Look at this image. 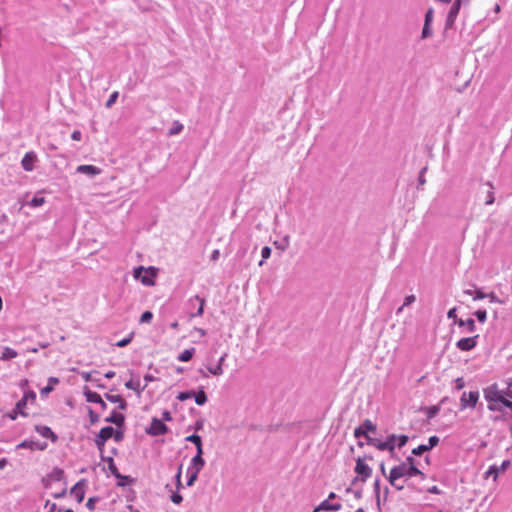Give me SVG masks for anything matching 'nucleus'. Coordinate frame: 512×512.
<instances>
[{
  "mask_svg": "<svg viewBox=\"0 0 512 512\" xmlns=\"http://www.w3.org/2000/svg\"><path fill=\"white\" fill-rule=\"evenodd\" d=\"M414 476H420L421 479H425L426 477L418 467H409L407 464H399L391 468L387 479L390 484H394V480H399L402 477L410 478Z\"/></svg>",
  "mask_w": 512,
  "mask_h": 512,
  "instance_id": "f257e3e1",
  "label": "nucleus"
},
{
  "mask_svg": "<svg viewBox=\"0 0 512 512\" xmlns=\"http://www.w3.org/2000/svg\"><path fill=\"white\" fill-rule=\"evenodd\" d=\"M483 395L488 402L487 408L491 412H502L501 407H496V403L503 397L502 390L498 388L497 383H493L483 389Z\"/></svg>",
  "mask_w": 512,
  "mask_h": 512,
  "instance_id": "f03ea898",
  "label": "nucleus"
},
{
  "mask_svg": "<svg viewBox=\"0 0 512 512\" xmlns=\"http://www.w3.org/2000/svg\"><path fill=\"white\" fill-rule=\"evenodd\" d=\"M133 277L145 286H154L157 277V269L153 266L147 268L138 266L133 270Z\"/></svg>",
  "mask_w": 512,
  "mask_h": 512,
  "instance_id": "7ed1b4c3",
  "label": "nucleus"
},
{
  "mask_svg": "<svg viewBox=\"0 0 512 512\" xmlns=\"http://www.w3.org/2000/svg\"><path fill=\"white\" fill-rule=\"evenodd\" d=\"M367 444L376 447L380 451H389L392 453L396 447V435H388L385 441H381L373 437H368Z\"/></svg>",
  "mask_w": 512,
  "mask_h": 512,
  "instance_id": "20e7f679",
  "label": "nucleus"
},
{
  "mask_svg": "<svg viewBox=\"0 0 512 512\" xmlns=\"http://www.w3.org/2000/svg\"><path fill=\"white\" fill-rule=\"evenodd\" d=\"M206 300L203 297H200L199 295H195L187 301V306L190 310L189 317L195 318V317H201L204 313Z\"/></svg>",
  "mask_w": 512,
  "mask_h": 512,
  "instance_id": "39448f33",
  "label": "nucleus"
},
{
  "mask_svg": "<svg viewBox=\"0 0 512 512\" xmlns=\"http://www.w3.org/2000/svg\"><path fill=\"white\" fill-rule=\"evenodd\" d=\"M377 430L376 424H374L370 419H365L358 427L354 429V437L357 439L365 438L366 443L368 442V437H371L369 433H375Z\"/></svg>",
  "mask_w": 512,
  "mask_h": 512,
  "instance_id": "423d86ee",
  "label": "nucleus"
},
{
  "mask_svg": "<svg viewBox=\"0 0 512 512\" xmlns=\"http://www.w3.org/2000/svg\"><path fill=\"white\" fill-rule=\"evenodd\" d=\"M169 431L168 426L159 418L153 417L149 427L145 429V432L150 436H162L167 434Z\"/></svg>",
  "mask_w": 512,
  "mask_h": 512,
  "instance_id": "0eeeda50",
  "label": "nucleus"
},
{
  "mask_svg": "<svg viewBox=\"0 0 512 512\" xmlns=\"http://www.w3.org/2000/svg\"><path fill=\"white\" fill-rule=\"evenodd\" d=\"M113 432L112 426H105L100 429L94 438L95 445L97 446L100 454L104 452L106 442L111 438Z\"/></svg>",
  "mask_w": 512,
  "mask_h": 512,
  "instance_id": "6e6552de",
  "label": "nucleus"
},
{
  "mask_svg": "<svg viewBox=\"0 0 512 512\" xmlns=\"http://www.w3.org/2000/svg\"><path fill=\"white\" fill-rule=\"evenodd\" d=\"M479 400V392L477 390L470 391L468 394L463 392L460 397V410H465L466 408L474 409Z\"/></svg>",
  "mask_w": 512,
  "mask_h": 512,
  "instance_id": "1a4fd4ad",
  "label": "nucleus"
},
{
  "mask_svg": "<svg viewBox=\"0 0 512 512\" xmlns=\"http://www.w3.org/2000/svg\"><path fill=\"white\" fill-rule=\"evenodd\" d=\"M64 479V470L59 467H54L50 473L41 479L44 488L49 489L53 482H60Z\"/></svg>",
  "mask_w": 512,
  "mask_h": 512,
  "instance_id": "9d476101",
  "label": "nucleus"
},
{
  "mask_svg": "<svg viewBox=\"0 0 512 512\" xmlns=\"http://www.w3.org/2000/svg\"><path fill=\"white\" fill-rule=\"evenodd\" d=\"M354 471L357 473V476L360 477V481L363 483H365L367 479L372 475V468L366 464L364 459L361 457L356 459Z\"/></svg>",
  "mask_w": 512,
  "mask_h": 512,
  "instance_id": "9b49d317",
  "label": "nucleus"
},
{
  "mask_svg": "<svg viewBox=\"0 0 512 512\" xmlns=\"http://www.w3.org/2000/svg\"><path fill=\"white\" fill-rule=\"evenodd\" d=\"M478 339V334L471 337L461 338L456 342V348L462 352H469L476 348L478 345Z\"/></svg>",
  "mask_w": 512,
  "mask_h": 512,
  "instance_id": "f8f14e48",
  "label": "nucleus"
},
{
  "mask_svg": "<svg viewBox=\"0 0 512 512\" xmlns=\"http://www.w3.org/2000/svg\"><path fill=\"white\" fill-rule=\"evenodd\" d=\"M462 0H455L453 4L451 5L446 21H445V29H451L454 26V23L457 19V16L459 14V11L461 9Z\"/></svg>",
  "mask_w": 512,
  "mask_h": 512,
  "instance_id": "ddd939ff",
  "label": "nucleus"
},
{
  "mask_svg": "<svg viewBox=\"0 0 512 512\" xmlns=\"http://www.w3.org/2000/svg\"><path fill=\"white\" fill-rule=\"evenodd\" d=\"M87 487V480L80 479L71 489L70 494L75 497L78 503H81L85 497V489Z\"/></svg>",
  "mask_w": 512,
  "mask_h": 512,
  "instance_id": "4468645a",
  "label": "nucleus"
},
{
  "mask_svg": "<svg viewBox=\"0 0 512 512\" xmlns=\"http://www.w3.org/2000/svg\"><path fill=\"white\" fill-rule=\"evenodd\" d=\"M16 448L43 451L47 448V443L33 439H25L22 442H20Z\"/></svg>",
  "mask_w": 512,
  "mask_h": 512,
  "instance_id": "2eb2a0df",
  "label": "nucleus"
},
{
  "mask_svg": "<svg viewBox=\"0 0 512 512\" xmlns=\"http://www.w3.org/2000/svg\"><path fill=\"white\" fill-rule=\"evenodd\" d=\"M510 464V460H504L500 466H489L488 470L485 472L486 478L493 477V479L496 480L501 472H505L509 468Z\"/></svg>",
  "mask_w": 512,
  "mask_h": 512,
  "instance_id": "dca6fc26",
  "label": "nucleus"
},
{
  "mask_svg": "<svg viewBox=\"0 0 512 512\" xmlns=\"http://www.w3.org/2000/svg\"><path fill=\"white\" fill-rule=\"evenodd\" d=\"M36 162L37 154L34 151H28L21 160V166L25 171L31 172L34 170Z\"/></svg>",
  "mask_w": 512,
  "mask_h": 512,
  "instance_id": "f3484780",
  "label": "nucleus"
},
{
  "mask_svg": "<svg viewBox=\"0 0 512 512\" xmlns=\"http://www.w3.org/2000/svg\"><path fill=\"white\" fill-rule=\"evenodd\" d=\"M76 172L80 173V174L87 175L90 178H94L95 176L101 174L102 170L95 165L83 164V165H79L76 168Z\"/></svg>",
  "mask_w": 512,
  "mask_h": 512,
  "instance_id": "a211bd4d",
  "label": "nucleus"
},
{
  "mask_svg": "<svg viewBox=\"0 0 512 512\" xmlns=\"http://www.w3.org/2000/svg\"><path fill=\"white\" fill-rule=\"evenodd\" d=\"M105 422L114 424L117 426V428H121L125 424V416L124 414L113 410L111 414L105 418Z\"/></svg>",
  "mask_w": 512,
  "mask_h": 512,
  "instance_id": "6ab92c4d",
  "label": "nucleus"
},
{
  "mask_svg": "<svg viewBox=\"0 0 512 512\" xmlns=\"http://www.w3.org/2000/svg\"><path fill=\"white\" fill-rule=\"evenodd\" d=\"M203 450L196 451V454L191 459V463L189 468L195 469L197 471H201L205 466V460L203 458Z\"/></svg>",
  "mask_w": 512,
  "mask_h": 512,
  "instance_id": "aec40b11",
  "label": "nucleus"
},
{
  "mask_svg": "<svg viewBox=\"0 0 512 512\" xmlns=\"http://www.w3.org/2000/svg\"><path fill=\"white\" fill-rule=\"evenodd\" d=\"M35 430L42 437L50 439L52 442L57 441L58 436L52 431V429L45 425H36Z\"/></svg>",
  "mask_w": 512,
  "mask_h": 512,
  "instance_id": "412c9836",
  "label": "nucleus"
},
{
  "mask_svg": "<svg viewBox=\"0 0 512 512\" xmlns=\"http://www.w3.org/2000/svg\"><path fill=\"white\" fill-rule=\"evenodd\" d=\"M342 505L340 503H331L329 500L322 501L314 510L313 512H319V511H339L341 510Z\"/></svg>",
  "mask_w": 512,
  "mask_h": 512,
  "instance_id": "4be33fe9",
  "label": "nucleus"
},
{
  "mask_svg": "<svg viewBox=\"0 0 512 512\" xmlns=\"http://www.w3.org/2000/svg\"><path fill=\"white\" fill-rule=\"evenodd\" d=\"M457 325L460 328H464L462 332L466 333H474L477 329L475 320L473 318H467L466 320L461 318L457 321Z\"/></svg>",
  "mask_w": 512,
  "mask_h": 512,
  "instance_id": "5701e85b",
  "label": "nucleus"
},
{
  "mask_svg": "<svg viewBox=\"0 0 512 512\" xmlns=\"http://www.w3.org/2000/svg\"><path fill=\"white\" fill-rule=\"evenodd\" d=\"M227 357V353H224L218 360L215 366H209L207 367L208 372L215 376H220L223 374V362L225 361V358Z\"/></svg>",
  "mask_w": 512,
  "mask_h": 512,
  "instance_id": "b1692460",
  "label": "nucleus"
},
{
  "mask_svg": "<svg viewBox=\"0 0 512 512\" xmlns=\"http://www.w3.org/2000/svg\"><path fill=\"white\" fill-rule=\"evenodd\" d=\"M193 398L195 400V403L199 406H203L207 403L208 396L203 386H200L196 392L194 391Z\"/></svg>",
  "mask_w": 512,
  "mask_h": 512,
  "instance_id": "393cba45",
  "label": "nucleus"
},
{
  "mask_svg": "<svg viewBox=\"0 0 512 512\" xmlns=\"http://www.w3.org/2000/svg\"><path fill=\"white\" fill-rule=\"evenodd\" d=\"M105 398L111 402V403H118V408L120 410H126L127 409V402L122 398L121 395H113V394H109V393H106L105 394Z\"/></svg>",
  "mask_w": 512,
  "mask_h": 512,
  "instance_id": "a878e982",
  "label": "nucleus"
},
{
  "mask_svg": "<svg viewBox=\"0 0 512 512\" xmlns=\"http://www.w3.org/2000/svg\"><path fill=\"white\" fill-rule=\"evenodd\" d=\"M84 396L87 402L98 404L102 402V397L99 393L90 390L89 388H84Z\"/></svg>",
  "mask_w": 512,
  "mask_h": 512,
  "instance_id": "bb28decb",
  "label": "nucleus"
},
{
  "mask_svg": "<svg viewBox=\"0 0 512 512\" xmlns=\"http://www.w3.org/2000/svg\"><path fill=\"white\" fill-rule=\"evenodd\" d=\"M20 202H21V207L28 205L32 208H38L45 203V198L43 196H41L40 194H36L30 201H28V202L20 201Z\"/></svg>",
  "mask_w": 512,
  "mask_h": 512,
  "instance_id": "cd10ccee",
  "label": "nucleus"
},
{
  "mask_svg": "<svg viewBox=\"0 0 512 512\" xmlns=\"http://www.w3.org/2000/svg\"><path fill=\"white\" fill-rule=\"evenodd\" d=\"M100 458H101V461L102 462H105L107 463L108 465V469L110 471V473L114 476L116 474H118L119 470L114 462V459L113 457L111 456H105L104 453L100 454Z\"/></svg>",
  "mask_w": 512,
  "mask_h": 512,
  "instance_id": "c85d7f7f",
  "label": "nucleus"
},
{
  "mask_svg": "<svg viewBox=\"0 0 512 512\" xmlns=\"http://www.w3.org/2000/svg\"><path fill=\"white\" fill-rule=\"evenodd\" d=\"M114 477L117 479V485L120 487H125V486L131 485L135 482L134 478H132L129 475H123L120 472H118V474L114 475Z\"/></svg>",
  "mask_w": 512,
  "mask_h": 512,
  "instance_id": "c756f323",
  "label": "nucleus"
},
{
  "mask_svg": "<svg viewBox=\"0 0 512 512\" xmlns=\"http://www.w3.org/2000/svg\"><path fill=\"white\" fill-rule=\"evenodd\" d=\"M59 382L60 381L57 377H49L47 385L40 391L41 396H45L51 393L54 390L55 385H57Z\"/></svg>",
  "mask_w": 512,
  "mask_h": 512,
  "instance_id": "7c9ffc66",
  "label": "nucleus"
},
{
  "mask_svg": "<svg viewBox=\"0 0 512 512\" xmlns=\"http://www.w3.org/2000/svg\"><path fill=\"white\" fill-rule=\"evenodd\" d=\"M194 354L195 348L185 349L177 356V360L180 362H188L193 358Z\"/></svg>",
  "mask_w": 512,
  "mask_h": 512,
  "instance_id": "2f4dec72",
  "label": "nucleus"
},
{
  "mask_svg": "<svg viewBox=\"0 0 512 512\" xmlns=\"http://www.w3.org/2000/svg\"><path fill=\"white\" fill-rule=\"evenodd\" d=\"M200 471H197L195 469L189 468L187 469V480H186V486L191 487L194 485L195 481L198 478Z\"/></svg>",
  "mask_w": 512,
  "mask_h": 512,
  "instance_id": "473e14b6",
  "label": "nucleus"
},
{
  "mask_svg": "<svg viewBox=\"0 0 512 512\" xmlns=\"http://www.w3.org/2000/svg\"><path fill=\"white\" fill-rule=\"evenodd\" d=\"M186 441L193 443L196 446V451L203 450L202 438L200 435L194 433L186 437Z\"/></svg>",
  "mask_w": 512,
  "mask_h": 512,
  "instance_id": "72a5a7b5",
  "label": "nucleus"
},
{
  "mask_svg": "<svg viewBox=\"0 0 512 512\" xmlns=\"http://www.w3.org/2000/svg\"><path fill=\"white\" fill-rule=\"evenodd\" d=\"M18 356V353L16 350L10 348V347H4L3 351L1 353L0 359L1 360H11Z\"/></svg>",
  "mask_w": 512,
  "mask_h": 512,
  "instance_id": "f704fd0d",
  "label": "nucleus"
},
{
  "mask_svg": "<svg viewBox=\"0 0 512 512\" xmlns=\"http://www.w3.org/2000/svg\"><path fill=\"white\" fill-rule=\"evenodd\" d=\"M373 491L376 500V506L378 510H381V498H380V479L376 478L373 483Z\"/></svg>",
  "mask_w": 512,
  "mask_h": 512,
  "instance_id": "c9c22d12",
  "label": "nucleus"
},
{
  "mask_svg": "<svg viewBox=\"0 0 512 512\" xmlns=\"http://www.w3.org/2000/svg\"><path fill=\"white\" fill-rule=\"evenodd\" d=\"M489 189L487 190V195H486V199H485V205H492L495 201V196H494V186L492 185L491 182H486V184Z\"/></svg>",
  "mask_w": 512,
  "mask_h": 512,
  "instance_id": "e433bc0d",
  "label": "nucleus"
},
{
  "mask_svg": "<svg viewBox=\"0 0 512 512\" xmlns=\"http://www.w3.org/2000/svg\"><path fill=\"white\" fill-rule=\"evenodd\" d=\"M424 411H425L427 419L430 420V419L435 418L438 415V413L440 411V407L438 405H432V406L426 407L424 409Z\"/></svg>",
  "mask_w": 512,
  "mask_h": 512,
  "instance_id": "4c0bfd02",
  "label": "nucleus"
},
{
  "mask_svg": "<svg viewBox=\"0 0 512 512\" xmlns=\"http://www.w3.org/2000/svg\"><path fill=\"white\" fill-rule=\"evenodd\" d=\"M27 402L21 398L15 405V409L17 410L18 413H20V416L22 417H27L28 416V413L25 411L26 410V407H27Z\"/></svg>",
  "mask_w": 512,
  "mask_h": 512,
  "instance_id": "58836bf2",
  "label": "nucleus"
},
{
  "mask_svg": "<svg viewBox=\"0 0 512 512\" xmlns=\"http://www.w3.org/2000/svg\"><path fill=\"white\" fill-rule=\"evenodd\" d=\"M271 253H272V249L269 247V246H264L262 249H261V260L259 261L258 265L259 266H262L264 264V262L270 258L271 256Z\"/></svg>",
  "mask_w": 512,
  "mask_h": 512,
  "instance_id": "ea45409f",
  "label": "nucleus"
},
{
  "mask_svg": "<svg viewBox=\"0 0 512 512\" xmlns=\"http://www.w3.org/2000/svg\"><path fill=\"white\" fill-rule=\"evenodd\" d=\"M127 389L134 390L139 392L142 388H140V380L139 379H130L125 383Z\"/></svg>",
  "mask_w": 512,
  "mask_h": 512,
  "instance_id": "a19ab883",
  "label": "nucleus"
},
{
  "mask_svg": "<svg viewBox=\"0 0 512 512\" xmlns=\"http://www.w3.org/2000/svg\"><path fill=\"white\" fill-rule=\"evenodd\" d=\"M194 390H185L181 391L177 394L176 399L179 401H186L188 399L193 398Z\"/></svg>",
  "mask_w": 512,
  "mask_h": 512,
  "instance_id": "79ce46f5",
  "label": "nucleus"
},
{
  "mask_svg": "<svg viewBox=\"0 0 512 512\" xmlns=\"http://www.w3.org/2000/svg\"><path fill=\"white\" fill-rule=\"evenodd\" d=\"M184 129L183 124H181L179 121H175L173 126L170 128L168 134L170 136L180 134L182 130Z\"/></svg>",
  "mask_w": 512,
  "mask_h": 512,
  "instance_id": "37998d69",
  "label": "nucleus"
},
{
  "mask_svg": "<svg viewBox=\"0 0 512 512\" xmlns=\"http://www.w3.org/2000/svg\"><path fill=\"white\" fill-rule=\"evenodd\" d=\"M87 411H88V416H89V420H90V424L91 425H95L96 423L99 422L100 420V416L99 414H97L91 407H87Z\"/></svg>",
  "mask_w": 512,
  "mask_h": 512,
  "instance_id": "c03bdc74",
  "label": "nucleus"
},
{
  "mask_svg": "<svg viewBox=\"0 0 512 512\" xmlns=\"http://www.w3.org/2000/svg\"><path fill=\"white\" fill-rule=\"evenodd\" d=\"M473 315L480 323H485L487 320V311L485 309H478L473 313Z\"/></svg>",
  "mask_w": 512,
  "mask_h": 512,
  "instance_id": "a18cd8bd",
  "label": "nucleus"
},
{
  "mask_svg": "<svg viewBox=\"0 0 512 512\" xmlns=\"http://www.w3.org/2000/svg\"><path fill=\"white\" fill-rule=\"evenodd\" d=\"M153 319V313L149 310L144 311L139 319L140 324L150 323Z\"/></svg>",
  "mask_w": 512,
  "mask_h": 512,
  "instance_id": "49530a36",
  "label": "nucleus"
},
{
  "mask_svg": "<svg viewBox=\"0 0 512 512\" xmlns=\"http://www.w3.org/2000/svg\"><path fill=\"white\" fill-rule=\"evenodd\" d=\"M118 97H119V92L118 91L112 92L110 94L108 100L105 103V107L106 108H111L116 103Z\"/></svg>",
  "mask_w": 512,
  "mask_h": 512,
  "instance_id": "de8ad7c7",
  "label": "nucleus"
},
{
  "mask_svg": "<svg viewBox=\"0 0 512 512\" xmlns=\"http://www.w3.org/2000/svg\"><path fill=\"white\" fill-rule=\"evenodd\" d=\"M111 438H113L115 442H121L124 439V431L119 428H113Z\"/></svg>",
  "mask_w": 512,
  "mask_h": 512,
  "instance_id": "09e8293b",
  "label": "nucleus"
},
{
  "mask_svg": "<svg viewBox=\"0 0 512 512\" xmlns=\"http://www.w3.org/2000/svg\"><path fill=\"white\" fill-rule=\"evenodd\" d=\"M415 300H416L415 295H413V294L407 295L404 299L403 305L398 309L397 314H399L403 310L404 307L410 306L412 303H414Z\"/></svg>",
  "mask_w": 512,
  "mask_h": 512,
  "instance_id": "8fccbe9b",
  "label": "nucleus"
},
{
  "mask_svg": "<svg viewBox=\"0 0 512 512\" xmlns=\"http://www.w3.org/2000/svg\"><path fill=\"white\" fill-rule=\"evenodd\" d=\"M27 403L31 402L34 403L36 401V393L33 390H27L24 391L23 397H22Z\"/></svg>",
  "mask_w": 512,
  "mask_h": 512,
  "instance_id": "3c124183",
  "label": "nucleus"
},
{
  "mask_svg": "<svg viewBox=\"0 0 512 512\" xmlns=\"http://www.w3.org/2000/svg\"><path fill=\"white\" fill-rule=\"evenodd\" d=\"M181 477H182V465H180L178 467L177 473L175 475V485H176L177 490H180L181 488H183Z\"/></svg>",
  "mask_w": 512,
  "mask_h": 512,
  "instance_id": "603ef678",
  "label": "nucleus"
},
{
  "mask_svg": "<svg viewBox=\"0 0 512 512\" xmlns=\"http://www.w3.org/2000/svg\"><path fill=\"white\" fill-rule=\"evenodd\" d=\"M170 500L176 505L181 504V502L183 501V497L180 494L179 490L172 491L170 495Z\"/></svg>",
  "mask_w": 512,
  "mask_h": 512,
  "instance_id": "864d4df0",
  "label": "nucleus"
},
{
  "mask_svg": "<svg viewBox=\"0 0 512 512\" xmlns=\"http://www.w3.org/2000/svg\"><path fill=\"white\" fill-rule=\"evenodd\" d=\"M430 451L427 446L425 444H420L419 446H417L416 448H414L412 450V454L414 456H421L423 455L425 452H428Z\"/></svg>",
  "mask_w": 512,
  "mask_h": 512,
  "instance_id": "5fc2aeb1",
  "label": "nucleus"
},
{
  "mask_svg": "<svg viewBox=\"0 0 512 512\" xmlns=\"http://www.w3.org/2000/svg\"><path fill=\"white\" fill-rule=\"evenodd\" d=\"M408 440L409 437L407 435H396V446H398V448H402L407 444Z\"/></svg>",
  "mask_w": 512,
  "mask_h": 512,
  "instance_id": "6e6d98bb",
  "label": "nucleus"
},
{
  "mask_svg": "<svg viewBox=\"0 0 512 512\" xmlns=\"http://www.w3.org/2000/svg\"><path fill=\"white\" fill-rule=\"evenodd\" d=\"M132 339H133V333H130L127 337L119 340L115 345L120 348L126 347L128 344L131 343Z\"/></svg>",
  "mask_w": 512,
  "mask_h": 512,
  "instance_id": "4d7b16f0",
  "label": "nucleus"
},
{
  "mask_svg": "<svg viewBox=\"0 0 512 512\" xmlns=\"http://www.w3.org/2000/svg\"><path fill=\"white\" fill-rule=\"evenodd\" d=\"M439 437L436 435L430 436L428 438V444H425L429 450L433 449L439 444Z\"/></svg>",
  "mask_w": 512,
  "mask_h": 512,
  "instance_id": "13d9d810",
  "label": "nucleus"
},
{
  "mask_svg": "<svg viewBox=\"0 0 512 512\" xmlns=\"http://www.w3.org/2000/svg\"><path fill=\"white\" fill-rule=\"evenodd\" d=\"M99 501V498L94 496V497H90L87 502H86V508L89 510V511H93L95 510V507H96V503Z\"/></svg>",
  "mask_w": 512,
  "mask_h": 512,
  "instance_id": "bf43d9fd",
  "label": "nucleus"
},
{
  "mask_svg": "<svg viewBox=\"0 0 512 512\" xmlns=\"http://www.w3.org/2000/svg\"><path fill=\"white\" fill-rule=\"evenodd\" d=\"M447 318L448 319H452L454 321L455 324H457V321L460 319L457 317V308L456 307H453L451 309L448 310L447 312Z\"/></svg>",
  "mask_w": 512,
  "mask_h": 512,
  "instance_id": "052dcab7",
  "label": "nucleus"
},
{
  "mask_svg": "<svg viewBox=\"0 0 512 512\" xmlns=\"http://www.w3.org/2000/svg\"><path fill=\"white\" fill-rule=\"evenodd\" d=\"M431 35H432L431 25L424 23V26L422 28V33H421L422 38L425 39V38L430 37Z\"/></svg>",
  "mask_w": 512,
  "mask_h": 512,
  "instance_id": "680f3d73",
  "label": "nucleus"
},
{
  "mask_svg": "<svg viewBox=\"0 0 512 512\" xmlns=\"http://www.w3.org/2000/svg\"><path fill=\"white\" fill-rule=\"evenodd\" d=\"M484 298H486V293H484L481 288L474 289V296H473L474 301L482 300Z\"/></svg>",
  "mask_w": 512,
  "mask_h": 512,
  "instance_id": "e2e57ef3",
  "label": "nucleus"
},
{
  "mask_svg": "<svg viewBox=\"0 0 512 512\" xmlns=\"http://www.w3.org/2000/svg\"><path fill=\"white\" fill-rule=\"evenodd\" d=\"M80 375L86 382H98L97 379L93 378L92 372L82 371Z\"/></svg>",
  "mask_w": 512,
  "mask_h": 512,
  "instance_id": "0e129e2a",
  "label": "nucleus"
},
{
  "mask_svg": "<svg viewBox=\"0 0 512 512\" xmlns=\"http://www.w3.org/2000/svg\"><path fill=\"white\" fill-rule=\"evenodd\" d=\"M486 298H488L491 303H503L494 292L486 293Z\"/></svg>",
  "mask_w": 512,
  "mask_h": 512,
  "instance_id": "69168bd1",
  "label": "nucleus"
},
{
  "mask_svg": "<svg viewBox=\"0 0 512 512\" xmlns=\"http://www.w3.org/2000/svg\"><path fill=\"white\" fill-rule=\"evenodd\" d=\"M498 403L502 405V408L512 410V401L509 398L503 396Z\"/></svg>",
  "mask_w": 512,
  "mask_h": 512,
  "instance_id": "338daca9",
  "label": "nucleus"
},
{
  "mask_svg": "<svg viewBox=\"0 0 512 512\" xmlns=\"http://www.w3.org/2000/svg\"><path fill=\"white\" fill-rule=\"evenodd\" d=\"M44 507H49L48 512H60L61 510H58V507L55 503L50 502V500H46Z\"/></svg>",
  "mask_w": 512,
  "mask_h": 512,
  "instance_id": "774afa93",
  "label": "nucleus"
}]
</instances>
